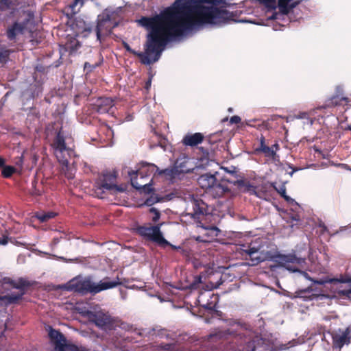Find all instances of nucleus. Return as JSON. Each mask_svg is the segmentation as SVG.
<instances>
[{"label": "nucleus", "instance_id": "1", "mask_svg": "<svg viewBox=\"0 0 351 351\" xmlns=\"http://www.w3.org/2000/svg\"><path fill=\"white\" fill-rule=\"evenodd\" d=\"M137 23L149 31L145 44V51H136L126 43H124L123 46L127 51L138 56L142 64L149 65L160 59L162 51L169 41L179 36L178 30L173 26L164 10L154 16H142L137 20Z\"/></svg>", "mask_w": 351, "mask_h": 351}, {"label": "nucleus", "instance_id": "2", "mask_svg": "<svg viewBox=\"0 0 351 351\" xmlns=\"http://www.w3.org/2000/svg\"><path fill=\"white\" fill-rule=\"evenodd\" d=\"M267 242L262 239L258 238L252 241L247 249L243 250L246 260L251 261L252 265H256L265 261H273L278 263L287 269L295 270L290 266V263H302V258H298L295 254H277L276 252L268 250Z\"/></svg>", "mask_w": 351, "mask_h": 351}, {"label": "nucleus", "instance_id": "3", "mask_svg": "<svg viewBox=\"0 0 351 351\" xmlns=\"http://www.w3.org/2000/svg\"><path fill=\"white\" fill-rule=\"evenodd\" d=\"M210 215L208 205L202 199H194L193 202V212L188 215L197 223V227L202 230V234L198 235L195 240L199 242H210L219 234V230L213 225H206L203 221Z\"/></svg>", "mask_w": 351, "mask_h": 351}, {"label": "nucleus", "instance_id": "4", "mask_svg": "<svg viewBox=\"0 0 351 351\" xmlns=\"http://www.w3.org/2000/svg\"><path fill=\"white\" fill-rule=\"evenodd\" d=\"M108 278H105L103 280L96 284L93 282L90 278L75 277L69 281L64 288L67 291H73L81 295L87 293L96 294L102 291L112 289L122 284L119 277L115 280L108 281Z\"/></svg>", "mask_w": 351, "mask_h": 351}, {"label": "nucleus", "instance_id": "5", "mask_svg": "<svg viewBox=\"0 0 351 351\" xmlns=\"http://www.w3.org/2000/svg\"><path fill=\"white\" fill-rule=\"evenodd\" d=\"M36 30L34 14L31 11H25L16 21L10 25L6 29V36L10 41L16 42L20 35L28 34L30 41L38 43L33 39V35Z\"/></svg>", "mask_w": 351, "mask_h": 351}, {"label": "nucleus", "instance_id": "6", "mask_svg": "<svg viewBox=\"0 0 351 351\" xmlns=\"http://www.w3.org/2000/svg\"><path fill=\"white\" fill-rule=\"evenodd\" d=\"M224 179L218 182L215 175L204 173L198 178L197 183L201 188L212 193L215 197H221L229 191L228 186L223 183L226 181Z\"/></svg>", "mask_w": 351, "mask_h": 351}, {"label": "nucleus", "instance_id": "7", "mask_svg": "<svg viewBox=\"0 0 351 351\" xmlns=\"http://www.w3.org/2000/svg\"><path fill=\"white\" fill-rule=\"evenodd\" d=\"M3 282L20 291V293L17 294H8L1 296L0 300L4 302L6 304L16 303L22 298L23 295L25 294V289L31 286V283L28 280L22 278H19L17 282H15L10 278H4Z\"/></svg>", "mask_w": 351, "mask_h": 351}, {"label": "nucleus", "instance_id": "8", "mask_svg": "<svg viewBox=\"0 0 351 351\" xmlns=\"http://www.w3.org/2000/svg\"><path fill=\"white\" fill-rule=\"evenodd\" d=\"M162 226V223L155 226H152L151 224L141 226L136 228V232L145 239L154 242L158 245L168 243V241L165 239L160 231Z\"/></svg>", "mask_w": 351, "mask_h": 351}, {"label": "nucleus", "instance_id": "9", "mask_svg": "<svg viewBox=\"0 0 351 351\" xmlns=\"http://www.w3.org/2000/svg\"><path fill=\"white\" fill-rule=\"evenodd\" d=\"M117 177V174L116 171L106 172L103 173L98 178L96 183L98 189L110 191L112 193L123 192L125 189L116 184Z\"/></svg>", "mask_w": 351, "mask_h": 351}, {"label": "nucleus", "instance_id": "10", "mask_svg": "<svg viewBox=\"0 0 351 351\" xmlns=\"http://www.w3.org/2000/svg\"><path fill=\"white\" fill-rule=\"evenodd\" d=\"M89 319L95 324L97 326L104 330H112L117 326L115 319L108 313L102 311L88 313Z\"/></svg>", "mask_w": 351, "mask_h": 351}, {"label": "nucleus", "instance_id": "11", "mask_svg": "<svg viewBox=\"0 0 351 351\" xmlns=\"http://www.w3.org/2000/svg\"><path fill=\"white\" fill-rule=\"evenodd\" d=\"M117 23H113L111 14L104 12L97 17V24L95 28L97 38L101 40V34H110L112 29L117 26Z\"/></svg>", "mask_w": 351, "mask_h": 351}, {"label": "nucleus", "instance_id": "12", "mask_svg": "<svg viewBox=\"0 0 351 351\" xmlns=\"http://www.w3.org/2000/svg\"><path fill=\"white\" fill-rule=\"evenodd\" d=\"M229 183L233 184L234 186L237 187V189L243 193H247L250 195H254L258 197L263 198L264 193L261 191L257 190L256 187L252 184L249 180L243 178H237L234 179H224Z\"/></svg>", "mask_w": 351, "mask_h": 351}, {"label": "nucleus", "instance_id": "13", "mask_svg": "<svg viewBox=\"0 0 351 351\" xmlns=\"http://www.w3.org/2000/svg\"><path fill=\"white\" fill-rule=\"evenodd\" d=\"M128 173L130 177L131 184L134 188L146 193H149L153 191L151 184L152 178L149 181L148 179L141 180L140 176H137L135 171H129Z\"/></svg>", "mask_w": 351, "mask_h": 351}, {"label": "nucleus", "instance_id": "14", "mask_svg": "<svg viewBox=\"0 0 351 351\" xmlns=\"http://www.w3.org/2000/svg\"><path fill=\"white\" fill-rule=\"evenodd\" d=\"M49 336L58 351H66L71 348L66 346V338L60 331L51 328Z\"/></svg>", "mask_w": 351, "mask_h": 351}, {"label": "nucleus", "instance_id": "15", "mask_svg": "<svg viewBox=\"0 0 351 351\" xmlns=\"http://www.w3.org/2000/svg\"><path fill=\"white\" fill-rule=\"evenodd\" d=\"M114 106L113 100L110 97H99L93 104V109L99 114L108 113Z\"/></svg>", "mask_w": 351, "mask_h": 351}, {"label": "nucleus", "instance_id": "16", "mask_svg": "<svg viewBox=\"0 0 351 351\" xmlns=\"http://www.w3.org/2000/svg\"><path fill=\"white\" fill-rule=\"evenodd\" d=\"M351 339V331L347 328L341 333H335L332 335V343L335 348H341L345 344H348Z\"/></svg>", "mask_w": 351, "mask_h": 351}, {"label": "nucleus", "instance_id": "17", "mask_svg": "<svg viewBox=\"0 0 351 351\" xmlns=\"http://www.w3.org/2000/svg\"><path fill=\"white\" fill-rule=\"evenodd\" d=\"M52 147L56 152H58L60 154L67 150L65 136L62 127L56 132V135L52 143Z\"/></svg>", "mask_w": 351, "mask_h": 351}, {"label": "nucleus", "instance_id": "18", "mask_svg": "<svg viewBox=\"0 0 351 351\" xmlns=\"http://www.w3.org/2000/svg\"><path fill=\"white\" fill-rule=\"evenodd\" d=\"M189 162V158L183 156L177 158L174 167L177 170L178 176L181 174L187 173L191 172L193 168L189 167L188 164Z\"/></svg>", "mask_w": 351, "mask_h": 351}, {"label": "nucleus", "instance_id": "19", "mask_svg": "<svg viewBox=\"0 0 351 351\" xmlns=\"http://www.w3.org/2000/svg\"><path fill=\"white\" fill-rule=\"evenodd\" d=\"M157 171H158V167L156 165L154 164H146L138 170L135 171V172H136L137 176H140L141 180H149L152 175L154 176H156Z\"/></svg>", "mask_w": 351, "mask_h": 351}, {"label": "nucleus", "instance_id": "20", "mask_svg": "<svg viewBox=\"0 0 351 351\" xmlns=\"http://www.w3.org/2000/svg\"><path fill=\"white\" fill-rule=\"evenodd\" d=\"M29 0H0V9L23 8L29 5Z\"/></svg>", "mask_w": 351, "mask_h": 351}, {"label": "nucleus", "instance_id": "21", "mask_svg": "<svg viewBox=\"0 0 351 351\" xmlns=\"http://www.w3.org/2000/svg\"><path fill=\"white\" fill-rule=\"evenodd\" d=\"M204 138L203 134L199 132L187 134L182 138V143L186 146L194 147L200 144L203 141Z\"/></svg>", "mask_w": 351, "mask_h": 351}, {"label": "nucleus", "instance_id": "22", "mask_svg": "<svg viewBox=\"0 0 351 351\" xmlns=\"http://www.w3.org/2000/svg\"><path fill=\"white\" fill-rule=\"evenodd\" d=\"M256 152L257 153H263L265 157L271 158L273 160H275L277 156L276 150L273 149L271 147L266 145L265 138L263 135H261L260 138V145L256 149Z\"/></svg>", "mask_w": 351, "mask_h": 351}, {"label": "nucleus", "instance_id": "23", "mask_svg": "<svg viewBox=\"0 0 351 351\" xmlns=\"http://www.w3.org/2000/svg\"><path fill=\"white\" fill-rule=\"evenodd\" d=\"M300 0H278V7L282 14H288L291 10L300 3Z\"/></svg>", "mask_w": 351, "mask_h": 351}, {"label": "nucleus", "instance_id": "24", "mask_svg": "<svg viewBox=\"0 0 351 351\" xmlns=\"http://www.w3.org/2000/svg\"><path fill=\"white\" fill-rule=\"evenodd\" d=\"M304 260V262L302 263H290V266L293 267L295 270H292V269H288L289 271H291L292 272H299L300 274L303 276L304 278H305L307 280H309L311 281H313L314 283L315 284H318V285H323L324 284V281L322 280H313L312 279L308 274L306 271H302L300 270L299 268H298V266L299 265H302L303 263H305V259L304 258H302Z\"/></svg>", "mask_w": 351, "mask_h": 351}, {"label": "nucleus", "instance_id": "25", "mask_svg": "<svg viewBox=\"0 0 351 351\" xmlns=\"http://www.w3.org/2000/svg\"><path fill=\"white\" fill-rule=\"evenodd\" d=\"M350 102V99L346 97H339V95H333L328 100V106L335 107L338 106L347 105Z\"/></svg>", "mask_w": 351, "mask_h": 351}, {"label": "nucleus", "instance_id": "26", "mask_svg": "<svg viewBox=\"0 0 351 351\" xmlns=\"http://www.w3.org/2000/svg\"><path fill=\"white\" fill-rule=\"evenodd\" d=\"M156 175L163 176L168 180H173L178 177L177 170L175 169L174 166L171 168H167L162 170L158 168Z\"/></svg>", "mask_w": 351, "mask_h": 351}, {"label": "nucleus", "instance_id": "27", "mask_svg": "<svg viewBox=\"0 0 351 351\" xmlns=\"http://www.w3.org/2000/svg\"><path fill=\"white\" fill-rule=\"evenodd\" d=\"M80 47V42L75 38H70L64 45V49L70 54L75 53Z\"/></svg>", "mask_w": 351, "mask_h": 351}, {"label": "nucleus", "instance_id": "28", "mask_svg": "<svg viewBox=\"0 0 351 351\" xmlns=\"http://www.w3.org/2000/svg\"><path fill=\"white\" fill-rule=\"evenodd\" d=\"M63 167H62V172L64 174L65 177L68 180H72L75 177V170L70 167L69 165V161L67 160H64L63 162Z\"/></svg>", "mask_w": 351, "mask_h": 351}, {"label": "nucleus", "instance_id": "29", "mask_svg": "<svg viewBox=\"0 0 351 351\" xmlns=\"http://www.w3.org/2000/svg\"><path fill=\"white\" fill-rule=\"evenodd\" d=\"M56 215L57 214L56 213L49 211L47 213H36V217L40 222L43 223L54 218Z\"/></svg>", "mask_w": 351, "mask_h": 351}, {"label": "nucleus", "instance_id": "30", "mask_svg": "<svg viewBox=\"0 0 351 351\" xmlns=\"http://www.w3.org/2000/svg\"><path fill=\"white\" fill-rule=\"evenodd\" d=\"M12 51L5 47H0V63H5L9 59Z\"/></svg>", "mask_w": 351, "mask_h": 351}, {"label": "nucleus", "instance_id": "31", "mask_svg": "<svg viewBox=\"0 0 351 351\" xmlns=\"http://www.w3.org/2000/svg\"><path fill=\"white\" fill-rule=\"evenodd\" d=\"M16 169L12 166H5L3 167L1 175L3 178H10L12 176L14 173H15Z\"/></svg>", "mask_w": 351, "mask_h": 351}, {"label": "nucleus", "instance_id": "32", "mask_svg": "<svg viewBox=\"0 0 351 351\" xmlns=\"http://www.w3.org/2000/svg\"><path fill=\"white\" fill-rule=\"evenodd\" d=\"M160 199L161 198L158 197L156 194L153 193L150 195V197L146 199L145 204L148 206H151L154 204L159 202Z\"/></svg>", "mask_w": 351, "mask_h": 351}, {"label": "nucleus", "instance_id": "33", "mask_svg": "<svg viewBox=\"0 0 351 351\" xmlns=\"http://www.w3.org/2000/svg\"><path fill=\"white\" fill-rule=\"evenodd\" d=\"M160 246H164V245H168L169 246L172 250H176L178 251V252H180L181 254H186V250H184L182 247L181 246H176L175 245H173L171 244V243H169L168 241V243H162L161 245H160Z\"/></svg>", "mask_w": 351, "mask_h": 351}, {"label": "nucleus", "instance_id": "34", "mask_svg": "<svg viewBox=\"0 0 351 351\" xmlns=\"http://www.w3.org/2000/svg\"><path fill=\"white\" fill-rule=\"evenodd\" d=\"M278 192L281 195V197H283L286 201L289 202L294 201L292 198L287 195L286 189L285 186H282V187H280V189L278 190Z\"/></svg>", "mask_w": 351, "mask_h": 351}, {"label": "nucleus", "instance_id": "35", "mask_svg": "<svg viewBox=\"0 0 351 351\" xmlns=\"http://www.w3.org/2000/svg\"><path fill=\"white\" fill-rule=\"evenodd\" d=\"M149 212H150L151 213H153V214H154V215H153V217H152V221L154 223H156V222L159 220V219H160V212H159L156 208H151L149 209Z\"/></svg>", "mask_w": 351, "mask_h": 351}, {"label": "nucleus", "instance_id": "36", "mask_svg": "<svg viewBox=\"0 0 351 351\" xmlns=\"http://www.w3.org/2000/svg\"><path fill=\"white\" fill-rule=\"evenodd\" d=\"M202 283V276L198 275L195 276L193 282L190 285V288L195 289L197 288L199 284Z\"/></svg>", "mask_w": 351, "mask_h": 351}, {"label": "nucleus", "instance_id": "37", "mask_svg": "<svg viewBox=\"0 0 351 351\" xmlns=\"http://www.w3.org/2000/svg\"><path fill=\"white\" fill-rule=\"evenodd\" d=\"M263 3L269 9L274 10L276 8V0H263Z\"/></svg>", "mask_w": 351, "mask_h": 351}, {"label": "nucleus", "instance_id": "38", "mask_svg": "<svg viewBox=\"0 0 351 351\" xmlns=\"http://www.w3.org/2000/svg\"><path fill=\"white\" fill-rule=\"evenodd\" d=\"M14 164L20 168V170L21 171L23 169V156L21 155L19 157L15 158L14 159Z\"/></svg>", "mask_w": 351, "mask_h": 351}, {"label": "nucleus", "instance_id": "39", "mask_svg": "<svg viewBox=\"0 0 351 351\" xmlns=\"http://www.w3.org/2000/svg\"><path fill=\"white\" fill-rule=\"evenodd\" d=\"M98 66H99V64L97 63L95 64H91L90 63L86 62L84 63V70H87L88 71L90 72L93 69H95L96 67H97Z\"/></svg>", "mask_w": 351, "mask_h": 351}, {"label": "nucleus", "instance_id": "40", "mask_svg": "<svg viewBox=\"0 0 351 351\" xmlns=\"http://www.w3.org/2000/svg\"><path fill=\"white\" fill-rule=\"evenodd\" d=\"M340 294L351 300V288L341 290Z\"/></svg>", "mask_w": 351, "mask_h": 351}, {"label": "nucleus", "instance_id": "41", "mask_svg": "<svg viewBox=\"0 0 351 351\" xmlns=\"http://www.w3.org/2000/svg\"><path fill=\"white\" fill-rule=\"evenodd\" d=\"M8 243V237L6 234H0V245H6Z\"/></svg>", "mask_w": 351, "mask_h": 351}, {"label": "nucleus", "instance_id": "42", "mask_svg": "<svg viewBox=\"0 0 351 351\" xmlns=\"http://www.w3.org/2000/svg\"><path fill=\"white\" fill-rule=\"evenodd\" d=\"M241 121V119L239 116H232L230 119V123L231 124H237Z\"/></svg>", "mask_w": 351, "mask_h": 351}, {"label": "nucleus", "instance_id": "43", "mask_svg": "<svg viewBox=\"0 0 351 351\" xmlns=\"http://www.w3.org/2000/svg\"><path fill=\"white\" fill-rule=\"evenodd\" d=\"M152 75H149V78L147 79V80L145 82V86H144V88L145 89H146L147 90H149V89L151 87V84H152Z\"/></svg>", "mask_w": 351, "mask_h": 351}, {"label": "nucleus", "instance_id": "44", "mask_svg": "<svg viewBox=\"0 0 351 351\" xmlns=\"http://www.w3.org/2000/svg\"><path fill=\"white\" fill-rule=\"evenodd\" d=\"M79 3H81V4H83V0H73V2L70 5L72 9H73Z\"/></svg>", "mask_w": 351, "mask_h": 351}, {"label": "nucleus", "instance_id": "45", "mask_svg": "<svg viewBox=\"0 0 351 351\" xmlns=\"http://www.w3.org/2000/svg\"><path fill=\"white\" fill-rule=\"evenodd\" d=\"M203 153L204 156H208L209 154L208 149L207 148H204L203 147H201L199 148Z\"/></svg>", "mask_w": 351, "mask_h": 351}, {"label": "nucleus", "instance_id": "46", "mask_svg": "<svg viewBox=\"0 0 351 351\" xmlns=\"http://www.w3.org/2000/svg\"><path fill=\"white\" fill-rule=\"evenodd\" d=\"M308 292V290H300L298 292H297V293L298 294V296L300 297V298H306V295H303V294L306 293Z\"/></svg>", "mask_w": 351, "mask_h": 351}, {"label": "nucleus", "instance_id": "47", "mask_svg": "<svg viewBox=\"0 0 351 351\" xmlns=\"http://www.w3.org/2000/svg\"><path fill=\"white\" fill-rule=\"evenodd\" d=\"M343 282H351V276H346L344 278H343L341 280Z\"/></svg>", "mask_w": 351, "mask_h": 351}, {"label": "nucleus", "instance_id": "48", "mask_svg": "<svg viewBox=\"0 0 351 351\" xmlns=\"http://www.w3.org/2000/svg\"><path fill=\"white\" fill-rule=\"evenodd\" d=\"M271 147L273 148V149L276 150V152L280 149V146L278 143H275Z\"/></svg>", "mask_w": 351, "mask_h": 351}, {"label": "nucleus", "instance_id": "49", "mask_svg": "<svg viewBox=\"0 0 351 351\" xmlns=\"http://www.w3.org/2000/svg\"><path fill=\"white\" fill-rule=\"evenodd\" d=\"M4 164H5V160L0 157V167H3L4 166Z\"/></svg>", "mask_w": 351, "mask_h": 351}, {"label": "nucleus", "instance_id": "50", "mask_svg": "<svg viewBox=\"0 0 351 351\" xmlns=\"http://www.w3.org/2000/svg\"><path fill=\"white\" fill-rule=\"evenodd\" d=\"M3 278H2L1 276H0V287L7 285L3 282Z\"/></svg>", "mask_w": 351, "mask_h": 351}, {"label": "nucleus", "instance_id": "51", "mask_svg": "<svg viewBox=\"0 0 351 351\" xmlns=\"http://www.w3.org/2000/svg\"><path fill=\"white\" fill-rule=\"evenodd\" d=\"M293 219L295 220V221H299L300 220V217L298 215H295L293 217Z\"/></svg>", "mask_w": 351, "mask_h": 351}, {"label": "nucleus", "instance_id": "52", "mask_svg": "<svg viewBox=\"0 0 351 351\" xmlns=\"http://www.w3.org/2000/svg\"><path fill=\"white\" fill-rule=\"evenodd\" d=\"M298 170V168H293V171L290 174L292 175L294 172L297 171Z\"/></svg>", "mask_w": 351, "mask_h": 351}, {"label": "nucleus", "instance_id": "53", "mask_svg": "<svg viewBox=\"0 0 351 351\" xmlns=\"http://www.w3.org/2000/svg\"><path fill=\"white\" fill-rule=\"evenodd\" d=\"M346 169H348L351 171V168L348 165H344Z\"/></svg>", "mask_w": 351, "mask_h": 351}, {"label": "nucleus", "instance_id": "54", "mask_svg": "<svg viewBox=\"0 0 351 351\" xmlns=\"http://www.w3.org/2000/svg\"><path fill=\"white\" fill-rule=\"evenodd\" d=\"M206 308H208V309H210V310H212V309H213V308H212L211 306H209V304H208V305L206 306Z\"/></svg>", "mask_w": 351, "mask_h": 351}, {"label": "nucleus", "instance_id": "55", "mask_svg": "<svg viewBox=\"0 0 351 351\" xmlns=\"http://www.w3.org/2000/svg\"><path fill=\"white\" fill-rule=\"evenodd\" d=\"M348 129L351 131V125H348Z\"/></svg>", "mask_w": 351, "mask_h": 351}, {"label": "nucleus", "instance_id": "56", "mask_svg": "<svg viewBox=\"0 0 351 351\" xmlns=\"http://www.w3.org/2000/svg\"><path fill=\"white\" fill-rule=\"evenodd\" d=\"M275 15H276V14H274V15H273L272 19H276V16H275Z\"/></svg>", "mask_w": 351, "mask_h": 351}]
</instances>
